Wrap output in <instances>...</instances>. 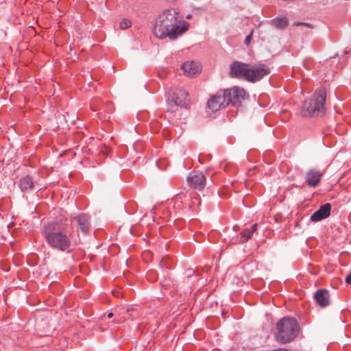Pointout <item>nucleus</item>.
<instances>
[{
  "label": "nucleus",
  "instance_id": "nucleus-1",
  "mask_svg": "<svg viewBox=\"0 0 351 351\" xmlns=\"http://www.w3.org/2000/svg\"><path fill=\"white\" fill-rule=\"evenodd\" d=\"M177 14L173 9L165 10L156 21L153 30L154 36L159 38L169 37L175 39L186 31L187 27H180L178 25Z\"/></svg>",
  "mask_w": 351,
  "mask_h": 351
},
{
  "label": "nucleus",
  "instance_id": "nucleus-2",
  "mask_svg": "<svg viewBox=\"0 0 351 351\" xmlns=\"http://www.w3.org/2000/svg\"><path fill=\"white\" fill-rule=\"evenodd\" d=\"M326 91L324 88L315 90L313 95L306 99L303 104L302 112L304 117H322L326 113L325 102Z\"/></svg>",
  "mask_w": 351,
  "mask_h": 351
},
{
  "label": "nucleus",
  "instance_id": "nucleus-3",
  "mask_svg": "<svg viewBox=\"0 0 351 351\" xmlns=\"http://www.w3.org/2000/svg\"><path fill=\"white\" fill-rule=\"evenodd\" d=\"M276 339L283 343L292 341L299 334L300 327L294 317H285L276 324Z\"/></svg>",
  "mask_w": 351,
  "mask_h": 351
},
{
  "label": "nucleus",
  "instance_id": "nucleus-4",
  "mask_svg": "<svg viewBox=\"0 0 351 351\" xmlns=\"http://www.w3.org/2000/svg\"><path fill=\"white\" fill-rule=\"evenodd\" d=\"M45 239L48 243L55 249L68 252L71 250V239L66 232L53 228L51 232L45 233Z\"/></svg>",
  "mask_w": 351,
  "mask_h": 351
},
{
  "label": "nucleus",
  "instance_id": "nucleus-5",
  "mask_svg": "<svg viewBox=\"0 0 351 351\" xmlns=\"http://www.w3.org/2000/svg\"><path fill=\"white\" fill-rule=\"evenodd\" d=\"M191 103V99L187 92L182 88H176L171 97L169 98V107L167 112H176L178 107L187 108Z\"/></svg>",
  "mask_w": 351,
  "mask_h": 351
},
{
  "label": "nucleus",
  "instance_id": "nucleus-6",
  "mask_svg": "<svg viewBox=\"0 0 351 351\" xmlns=\"http://www.w3.org/2000/svg\"><path fill=\"white\" fill-rule=\"evenodd\" d=\"M250 64L239 61H233L230 66V75L232 77L243 78L248 82Z\"/></svg>",
  "mask_w": 351,
  "mask_h": 351
},
{
  "label": "nucleus",
  "instance_id": "nucleus-7",
  "mask_svg": "<svg viewBox=\"0 0 351 351\" xmlns=\"http://www.w3.org/2000/svg\"><path fill=\"white\" fill-rule=\"evenodd\" d=\"M226 92V99L228 104L233 106H240L245 98V91L243 88L234 86L232 88L223 89Z\"/></svg>",
  "mask_w": 351,
  "mask_h": 351
},
{
  "label": "nucleus",
  "instance_id": "nucleus-8",
  "mask_svg": "<svg viewBox=\"0 0 351 351\" xmlns=\"http://www.w3.org/2000/svg\"><path fill=\"white\" fill-rule=\"evenodd\" d=\"M225 94L226 92L223 91V89L218 90L208 100L207 107L212 112H217L228 106Z\"/></svg>",
  "mask_w": 351,
  "mask_h": 351
},
{
  "label": "nucleus",
  "instance_id": "nucleus-9",
  "mask_svg": "<svg viewBox=\"0 0 351 351\" xmlns=\"http://www.w3.org/2000/svg\"><path fill=\"white\" fill-rule=\"evenodd\" d=\"M270 73V69L264 64L250 65L248 82H256Z\"/></svg>",
  "mask_w": 351,
  "mask_h": 351
},
{
  "label": "nucleus",
  "instance_id": "nucleus-10",
  "mask_svg": "<svg viewBox=\"0 0 351 351\" xmlns=\"http://www.w3.org/2000/svg\"><path fill=\"white\" fill-rule=\"evenodd\" d=\"M187 182L191 188L202 191L206 186V178L202 172L193 171L187 177Z\"/></svg>",
  "mask_w": 351,
  "mask_h": 351
},
{
  "label": "nucleus",
  "instance_id": "nucleus-11",
  "mask_svg": "<svg viewBox=\"0 0 351 351\" xmlns=\"http://www.w3.org/2000/svg\"><path fill=\"white\" fill-rule=\"evenodd\" d=\"M330 204L326 203L322 205L311 216V221L317 222L322 219H326L330 215Z\"/></svg>",
  "mask_w": 351,
  "mask_h": 351
},
{
  "label": "nucleus",
  "instance_id": "nucleus-12",
  "mask_svg": "<svg viewBox=\"0 0 351 351\" xmlns=\"http://www.w3.org/2000/svg\"><path fill=\"white\" fill-rule=\"evenodd\" d=\"M322 173L316 169H311L308 171L306 176V182L308 186L315 187L317 186L322 178Z\"/></svg>",
  "mask_w": 351,
  "mask_h": 351
},
{
  "label": "nucleus",
  "instance_id": "nucleus-13",
  "mask_svg": "<svg viewBox=\"0 0 351 351\" xmlns=\"http://www.w3.org/2000/svg\"><path fill=\"white\" fill-rule=\"evenodd\" d=\"M314 298L317 304L322 308L328 306L330 304V294L326 289L317 290L315 293Z\"/></svg>",
  "mask_w": 351,
  "mask_h": 351
},
{
  "label": "nucleus",
  "instance_id": "nucleus-14",
  "mask_svg": "<svg viewBox=\"0 0 351 351\" xmlns=\"http://www.w3.org/2000/svg\"><path fill=\"white\" fill-rule=\"evenodd\" d=\"M181 69L184 73L189 77H193L200 72L199 64L194 62H186L181 66Z\"/></svg>",
  "mask_w": 351,
  "mask_h": 351
},
{
  "label": "nucleus",
  "instance_id": "nucleus-15",
  "mask_svg": "<svg viewBox=\"0 0 351 351\" xmlns=\"http://www.w3.org/2000/svg\"><path fill=\"white\" fill-rule=\"evenodd\" d=\"M257 227L258 224L254 223L250 228L243 230L240 233L239 237H238L239 242L244 243L252 239L253 234L257 230Z\"/></svg>",
  "mask_w": 351,
  "mask_h": 351
},
{
  "label": "nucleus",
  "instance_id": "nucleus-16",
  "mask_svg": "<svg viewBox=\"0 0 351 351\" xmlns=\"http://www.w3.org/2000/svg\"><path fill=\"white\" fill-rule=\"evenodd\" d=\"M76 219L82 232L84 234L87 233L90 227L88 217L85 214H81L76 217Z\"/></svg>",
  "mask_w": 351,
  "mask_h": 351
},
{
  "label": "nucleus",
  "instance_id": "nucleus-17",
  "mask_svg": "<svg viewBox=\"0 0 351 351\" xmlns=\"http://www.w3.org/2000/svg\"><path fill=\"white\" fill-rule=\"evenodd\" d=\"M271 23L276 28L281 29H285L289 25V21L286 17L275 18Z\"/></svg>",
  "mask_w": 351,
  "mask_h": 351
},
{
  "label": "nucleus",
  "instance_id": "nucleus-18",
  "mask_svg": "<svg viewBox=\"0 0 351 351\" xmlns=\"http://www.w3.org/2000/svg\"><path fill=\"white\" fill-rule=\"evenodd\" d=\"M33 182L29 176H25L20 180L19 186L22 191H27L32 186Z\"/></svg>",
  "mask_w": 351,
  "mask_h": 351
},
{
  "label": "nucleus",
  "instance_id": "nucleus-19",
  "mask_svg": "<svg viewBox=\"0 0 351 351\" xmlns=\"http://www.w3.org/2000/svg\"><path fill=\"white\" fill-rule=\"evenodd\" d=\"M171 261L167 256L162 257L159 263V266L161 269H169L171 267Z\"/></svg>",
  "mask_w": 351,
  "mask_h": 351
},
{
  "label": "nucleus",
  "instance_id": "nucleus-20",
  "mask_svg": "<svg viewBox=\"0 0 351 351\" xmlns=\"http://www.w3.org/2000/svg\"><path fill=\"white\" fill-rule=\"evenodd\" d=\"M49 121H50V125L47 126V130L54 131L56 128H59L56 114H53L51 118L49 119Z\"/></svg>",
  "mask_w": 351,
  "mask_h": 351
},
{
  "label": "nucleus",
  "instance_id": "nucleus-21",
  "mask_svg": "<svg viewBox=\"0 0 351 351\" xmlns=\"http://www.w3.org/2000/svg\"><path fill=\"white\" fill-rule=\"evenodd\" d=\"M130 309L129 308H125L124 307L121 308H117L114 310V313L117 315V313L119 314H123V318L126 319L128 318L129 316L132 317V314H129Z\"/></svg>",
  "mask_w": 351,
  "mask_h": 351
},
{
  "label": "nucleus",
  "instance_id": "nucleus-22",
  "mask_svg": "<svg viewBox=\"0 0 351 351\" xmlns=\"http://www.w3.org/2000/svg\"><path fill=\"white\" fill-rule=\"evenodd\" d=\"M132 25V23L128 19H123L119 23V27L121 29H126L130 27Z\"/></svg>",
  "mask_w": 351,
  "mask_h": 351
},
{
  "label": "nucleus",
  "instance_id": "nucleus-23",
  "mask_svg": "<svg viewBox=\"0 0 351 351\" xmlns=\"http://www.w3.org/2000/svg\"><path fill=\"white\" fill-rule=\"evenodd\" d=\"M147 278L150 281H154L157 278V273L154 270H150L147 273Z\"/></svg>",
  "mask_w": 351,
  "mask_h": 351
},
{
  "label": "nucleus",
  "instance_id": "nucleus-24",
  "mask_svg": "<svg viewBox=\"0 0 351 351\" xmlns=\"http://www.w3.org/2000/svg\"><path fill=\"white\" fill-rule=\"evenodd\" d=\"M252 34H253V30H252L250 34L246 36L245 41H244V43L245 45H249V44L250 43L251 40H252Z\"/></svg>",
  "mask_w": 351,
  "mask_h": 351
},
{
  "label": "nucleus",
  "instance_id": "nucleus-25",
  "mask_svg": "<svg viewBox=\"0 0 351 351\" xmlns=\"http://www.w3.org/2000/svg\"><path fill=\"white\" fill-rule=\"evenodd\" d=\"M54 302H55V298L49 296V303L47 304V305L51 306L52 304L54 303ZM45 304H47V302L46 301H45Z\"/></svg>",
  "mask_w": 351,
  "mask_h": 351
},
{
  "label": "nucleus",
  "instance_id": "nucleus-26",
  "mask_svg": "<svg viewBox=\"0 0 351 351\" xmlns=\"http://www.w3.org/2000/svg\"><path fill=\"white\" fill-rule=\"evenodd\" d=\"M346 282L348 284H351V274H348L346 278Z\"/></svg>",
  "mask_w": 351,
  "mask_h": 351
},
{
  "label": "nucleus",
  "instance_id": "nucleus-27",
  "mask_svg": "<svg viewBox=\"0 0 351 351\" xmlns=\"http://www.w3.org/2000/svg\"><path fill=\"white\" fill-rule=\"evenodd\" d=\"M97 101V99H95V100H93V101L91 102V104H90V107L93 108V110H94V111H97V108H93V105H94L95 102H96Z\"/></svg>",
  "mask_w": 351,
  "mask_h": 351
},
{
  "label": "nucleus",
  "instance_id": "nucleus-28",
  "mask_svg": "<svg viewBox=\"0 0 351 351\" xmlns=\"http://www.w3.org/2000/svg\"><path fill=\"white\" fill-rule=\"evenodd\" d=\"M301 25H305L306 27H311V25L309 23H301Z\"/></svg>",
  "mask_w": 351,
  "mask_h": 351
},
{
  "label": "nucleus",
  "instance_id": "nucleus-29",
  "mask_svg": "<svg viewBox=\"0 0 351 351\" xmlns=\"http://www.w3.org/2000/svg\"><path fill=\"white\" fill-rule=\"evenodd\" d=\"M114 315V313H108V318H112Z\"/></svg>",
  "mask_w": 351,
  "mask_h": 351
},
{
  "label": "nucleus",
  "instance_id": "nucleus-30",
  "mask_svg": "<svg viewBox=\"0 0 351 351\" xmlns=\"http://www.w3.org/2000/svg\"><path fill=\"white\" fill-rule=\"evenodd\" d=\"M301 23H302V22H297V23H295V25H297V26H298V25H301Z\"/></svg>",
  "mask_w": 351,
  "mask_h": 351
},
{
  "label": "nucleus",
  "instance_id": "nucleus-31",
  "mask_svg": "<svg viewBox=\"0 0 351 351\" xmlns=\"http://www.w3.org/2000/svg\"><path fill=\"white\" fill-rule=\"evenodd\" d=\"M199 162L200 163H202V161L201 160L200 158H199Z\"/></svg>",
  "mask_w": 351,
  "mask_h": 351
},
{
  "label": "nucleus",
  "instance_id": "nucleus-32",
  "mask_svg": "<svg viewBox=\"0 0 351 351\" xmlns=\"http://www.w3.org/2000/svg\"><path fill=\"white\" fill-rule=\"evenodd\" d=\"M190 18H191V16H190V15H189V16H186V19H190Z\"/></svg>",
  "mask_w": 351,
  "mask_h": 351
}]
</instances>
